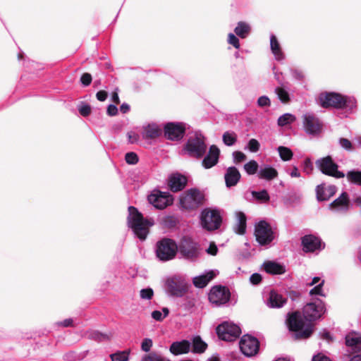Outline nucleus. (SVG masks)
Listing matches in <instances>:
<instances>
[{"label": "nucleus", "instance_id": "obj_1", "mask_svg": "<svg viewBox=\"0 0 361 361\" xmlns=\"http://www.w3.org/2000/svg\"><path fill=\"white\" fill-rule=\"evenodd\" d=\"M325 312L324 302L320 299H316L307 303L303 307L302 313L305 321L299 312L289 313L287 319L288 327L290 331L295 332L296 339L307 338L313 331L311 322L321 318Z\"/></svg>", "mask_w": 361, "mask_h": 361}, {"label": "nucleus", "instance_id": "obj_2", "mask_svg": "<svg viewBox=\"0 0 361 361\" xmlns=\"http://www.w3.org/2000/svg\"><path fill=\"white\" fill-rule=\"evenodd\" d=\"M128 225L133 230V233L140 240H145L149 233V228L153 221L146 219L142 214L134 207H128Z\"/></svg>", "mask_w": 361, "mask_h": 361}, {"label": "nucleus", "instance_id": "obj_3", "mask_svg": "<svg viewBox=\"0 0 361 361\" xmlns=\"http://www.w3.org/2000/svg\"><path fill=\"white\" fill-rule=\"evenodd\" d=\"M207 145L204 137L200 133L191 135L185 146V151L191 157L200 159L207 152Z\"/></svg>", "mask_w": 361, "mask_h": 361}, {"label": "nucleus", "instance_id": "obj_4", "mask_svg": "<svg viewBox=\"0 0 361 361\" xmlns=\"http://www.w3.org/2000/svg\"><path fill=\"white\" fill-rule=\"evenodd\" d=\"M178 246L173 240L162 238L156 244L155 252L157 257L162 262H167L175 258Z\"/></svg>", "mask_w": 361, "mask_h": 361}, {"label": "nucleus", "instance_id": "obj_5", "mask_svg": "<svg viewBox=\"0 0 361 361\" xmlns=\"http://www.w3.org/2000/svg\"><path fill=\"white\" fill-rule=\"evenodd\" d=\"M200 221L203 228L214 231L220 227L222 219L218 209L207 208L202 210Z\"/></svg>", "mask_w": 361, "mask_h": 361}, {"label": "nucleus", "instance_id": "obj_6", "mask_svg": "<svg viewBox=\"0 0 361 361\" xmlns=\"http://www.w3.org/2000/svg\"><path fill=\"white\" fill-rule=\"evenodd\" d=\"M204 195L197 189L192 188L183 193L180 197V203L183 208L193 209L203 203Z\"/></svg>", "mask_w": 361, "mask_h": 361}, {"label": "nucleus", "instance_id": "obj_7", "mask_svg": "<svg viewBox=\"0 0 361 361\" xmlns=\"http://www.w3.org/2000/svg\"><path fill=\"white\" fill-rule=\"evenodd\" d=\"M219 338L226 341H233L239 337L241 329L239 326L231 322H224L216 329Z\"/></svg>", "mask_w": 361, "mask_h": 361}, {"label": "nucleus", "instance_id": "obj_8", "mask_svg": "<svg viewBox=\"0 0 361 361\" xmlns=\"http://www.w3.org/2000/svg\"><path fill=\"white\" fill-rule=\"evenodd\" d=\"M316 166L325 175L336 178H341L345 176L342 171L338 170V164L334 161L330 156H326L317 160Z\"/></svg>", "mask_w": 361, "mask_h": 361}, {"label": "nucleus", "instance_id": "obj_9", "mask_svg": "<svg viewBox=\"0 0 361 361\" xmlns=\"http://www.w3.org/2000/svg\"><path fill=\"white\" fill-rule=\"evenodd\" d=\"M180 254L185 259L195 260L200 256L199 245L190 238L184 237L178 247Z\"/></svg>", "mask_w": 361, "mask_h": 361}, {"label": "nucleus", "instance_id": "obj_10", "mask_svg": "<svg viewBox=\"0 0 361 361\" xmlns=\"http://www.w3.org/2000/svg\"><path fill=\"white\" fill-rule=\"evenodd\" d=\"M255 235L260 245H268L274 240V233L265 221H261L255 226Z\"/></svg>", "mask_w": 361, "mask_h": 361}, {"label": "nucleus", "instance_id": "obj_11", "mask_svg": "<svg viewBox=\"0 0 361 361\" xmlns=\"http://www.w3.org/2000/svg\"><path fill=\"white\" fill-rule=\"evenodd\" d=\"M302 126L305 132L311 136L319 135L322 130V124L312 113H305L302 116Z\"/></svg>", "mask_w": 361, "mask_h": 361}, {"label": "nucleus", "instance_id": "obj_12", "mask_svg": "<svg viewBox=\"0 0 361 361\" xmlns=\"http://www.w3.org/2000/svg\"><path fill=\"white\" fill-rule=\"evenodd\" d=\"M149 202L155 208L163 209L173 203V199L171 195L167 192L159 190L154 191L148 197Z\"/></svg>", "mask_w": 361, "mask_h": 361}, {"label": "nucleus", "instance_id": "obj_13", "mask_svg": "<svg viewBox=\"0 0 361 361\" xmlns=\"http://www.w3.org/2000/svg\"><path fill=\"white\" fill-rule=\"evenodd\" d=\"M166 290L171 295L182 296L187 290L186 283L181 276H174L166 280Z\"/></svg>", "mask_w": 361, "mask_h": 361}, {"label": "nucleus", "instance_id": "obj_14", "mask_svg": "<svg viewBox=\"0 0 361 361\" xmlns=\"http://www.w3.org/2000/svg\"><path fill=\"white\" fill-rule=\"evenodd\" d=\"M239 345L243 354L247 357H252L257 353L259 342L255 337L244 335L240 341Z\"/></svg>", "mask_w": 361, "mask_h": 361}, {"label": "nucleus", "instance_id": "obj_15", "mask_svg": "<svg viewBox=\"0 0 361 361\" xmlns=\"http://www.w3.org/2000/svg\"><path fill=\"white\" fill-rule=\"evenodd\" d=\"M230 296V291L225 286H214L209 293V300L212 304L219 306L228 302Z\"/></svg>", "mask_w": 361, "mask_h": 361}, {"label": "nucleus", "instance_id": "obj_16", "mask_svg": "<svg viewBox=\"0 0 361 361\" xmlns=\"http://www.w3.org/2000/svg\"><path fill=\"white\" fill-rule=\"evenodd\" d=\"M343 96L336 92H323L319 96V103L324 108L341 109Z\"/></svg>", "mask_w": 361, "mask_h": 361}, {"label": "nucleus", "instance_id": "obj_17", "mask_svg": "<svg viewBox=\"0 0 361 361\" xmlns=\"http://www.w3.org/2000/svg\"><path fill=\"white\" fill-rule=\"evenodd\" d=\"M185 126L183 123H168L164 126V134L167 139L179 140L184 136Z\"/></svg>", "mask_w": 361, "mask_h": 361}, {"label": "nucleus", "instance_id": "obj_18", "mask_svg": "<svg viewBox=\"0 0 361 361\" xmlns=\"http://www.w3.org/2000/svg\"><path fill=\"white\" fill-rule=\"evenodd\" d=\"M302 250L307 252H314L324 248L321 239L314 235H305L301 239Z\"/></svg>", "mask_w": 361, "mask_h": 361}, {"label": "nucleus", "instance_id": "obj_19", "mask_svg": "<svg viewBox=\"0 0 361 361\" xmlns=\"http://www.w3.org/2000/svg\"><path fill=\"white\" fill-rule=\"evenodd\" d=\"M220 150L217 146L213 145L210 146L208 153L202 161V166L204 169H211L219 161Z\"/></svg>", "mask_w": 361, "mask_h": 361}, {"label": "nucleus", "instance_id": "obj_20", "mask_svg": "<svg viewBox=\"0 0 361 361\" xmlns=\"http://www.w3.org/2000/svg\"><path fill=\"white\" fill-rule=\"evenodd\" d=\"M187 183L185 176L180 173H173L169 177L168 185L170 190L173 192L182 190Z\"/></svg>", "mask_w": 361, "mask_h": 361}, {"label": "nucleus", "instance_id": "obj_21", "mask_svg": "<svg viewBox=\"0 0 361 361\" xmlns=\"http://www.w3.org/2000/svg\"><path fill=\"white\" fill-rule=\"evenodd\" d=\"M161 134V128L154 123L145 124L142 127L141 135L144 140H152Z\"/></svg>", "mask_w": 361, "mask_h": 361}, {"label": "nucleus", "instance_id": "obj_22", "mask_svg": "<svg viewBox=\"0 0 361 361\" xmlns=\"http://www.w3.org/2000/svg\"><path fill=\"white\" fill-rule=\"evenodd\" d=\"M217 270H209L204 274L193 278L192 282L195 287L202 288L205 287L217 274Z\"/></svg>", "mask_w": 361, "mask_h": 361}, {"label": "nucleus", "instance_id": "obj_23", "mask_svg": "<svg viewBox=\"0 0 361 361\" xmlns=\"http://www.w3.org/2000/svg\"><path fill=\"white\" fill-rule=\"evenodd\" d=\"M287 302V298L275 290L269 293L267 305L270 308H281Z\"/></svg>", "mask_w": 361, "mask_h": 361}, {"label": "nucleus", "instance_id": "obj_24", "mask_svg": "<svg viewBox=\"0 0 361 361\" xmlns=\"http://www.w3.org/2000/svg\"><path fill=\"white\" fill-rule=\"evenodd\" d=\"M240 173L235 166H230L226 169L224 175L226 185L231 188L237 185L240 179Z\"/></svg>", "mask_w": 361, "mask_h": 361}, {"label": "nucleus", "instance_id": "obj_25", "mask_svg": "<svg viewBox=\"0 0 361 361\" xmlns=\"http://www.w3.org/2000/svg\"><path fill=\"white\" fill-rule=\"evenodd\" d=\"M336 192V187L335 185H331L326 188L324 184H321L316 188L317 198L319 201L328 200Z\"/></svg>", "mask_w": 361, "mask_h": 361}, {"label": "nucleus", "instance_id": "obj_26", "mask_svg": "<svg viewBox=\"0 0 361 361\" xmlns=\"http://www.w3.org/2000/svg\"><path fill=\"white\" fill-rule=\"evenodd\" d=\"M349 207V198L347 192H343L329 204V208L336 211L346 212Z\"/></svg>", "mask_w": 361, "mask_h": 361}, {"label": "nucleus", "instance_id": "obj_27", "mask_svg": "<svg viewBox=\"0 0 361 361\" xmlns=\"http://www.w3.org/2000/svg\"><path fill=\"white\" fill-rule=\"evenodd\" d=\"M190 343L187 340L173 342L170 346V352L173 355L185 354L190 351Z\"/></svg>", "mask_w": 361, "mask_h": 361}, {"label": "nucleus", "instance_id": "obj_28", "mask_svg": "<svg viewBox=\"0 0 361 361\" xmlns=\"http://www.w3.org/2000/svg\"><path fill=\"white\" fill-rule=\"evenodd\" d=\"M270 48L276 60L282 61L284 59V54L276 37L274 35H271L270 36Z\"/></svg>", "mask_w": 361, "mask_h": 361}, {"label": "nucleus", "instance_id": "obj_29", "mask_svg": "<svg viewBox=\"0 0 361 361\" xmlns=\"http://www.w3.org/2000/svg\"><path fill=\"white\" fill-rule=\"evenodd\" d=\"M263 267L267 273L271 274H282L286 271L283 265L272 261L265 262L263 264Z\"/></svg>", "mask_w": 361, "mask_h": 361}, {"label": "nucleus", "instance_id": "obj_30", "mask_svg": "<svg viewBox=\"0 0 361 361\" xmlns=\"http://www.w3.org/2000/svg\"><path fill=\"white\" fill-rule=\"evenodd\" d=\"M345 344L354 350H359L361 347V335L357 333L348 334L345 336Z\"/></svg>", "mask_w": 361, "mask_h": 361}, {"label": "nucleus", "instance_id": "obj_31", "mask_svg": "<svg viewBox=\"0 0 361 361\" xmlns=\"http://www.w3.org/2000/svg\"><path fill=\"white\" fill-rule=\"evenodd\" d=\"M277 176V171L270 166H265L264 167L261 168L258 173V176L259 178L265 179L267 180H272L276 178Z\"/></svg>", "mask_w": 361, "mask_h": 361}, {"label": "nucleus", "instance_id": "obj_32", "mask_svg": "<svg viewBox=\"0 0 361 361\" xmlns=\"http://www.w3.org/2000/svg\"><path fill=\"white\" fill-rule=\"evenodd\" d=\"M250 25L243 21L238 22L234 29L235 35L242 39L246 38L250 35Z\"/></svg>", "mask_w": 361, "mask_h": 361}, {"label": "nucleus", "instance_id": "obj_33", "mask_svg": "<svg viewBox=\"0 0 361 361\" xmlns=\"http://www.w3.org/2000/svg\"><path fill=\"white\" fill-rule=\"evenodd\" d=\"M237 224L235 227V232L238 234L243 235L246 231V216L242 212H236Z\"/></svg>", "mask_w": 361, "mask_h": 361}, {"label": "nucleus", "instance_id": "obj_34", "mask_svg": "<svg viewBox=\"0 0 361 361\" xmlns=\"http://www.w3.org/2000/svg\"><path fill=\"white\" fill-rule=\"evenodd\" d=\"M274 93L276 94L280 102L283 104H288L291 100V97L288 90L283 86L275 87Z\"/></svg>", "mask_w": 361, "mask_h": 361}, {"label": "nucleus", "instance_id": "obj_35", "mask_svg": "<svg viewBox=\"0 0 361 361\" xmlns=\"http://www.w3.org/2000/svg\"><path fill=\"white\" fill-rule=\"evenodd\" d=\"M346 178L349 183L361 187V171L350 170L348 171Z\"/></svg>", "mask_w": 361, "mask_h": 361}, {"label": "nucleus", "instance_id": "obj_36", "mask_svg": "<svg viewBox=\"0 0 361 361\" xmlns=\"http://www.w3.org/2000/svg\"><path fill=\"white\" fill-rule=\"evenodd\" d=\"M296 121L295 115L290 113H286L280 116L277 120V124L280 127H284L287 125L292 124Z\"/></svg>", "mask_w": 361, "mask_h": 361}, {"label": "nucleus", "instance_id": "obj_37", "mask_svg": "<svg viewBox=\"0 0 361 361\" xmlns=\"http://www.w3.org/2000/svg\"><path fill=\"white\" fill-rule=\"evenodd\" d=\"M207 348V344L201 339L200 336H195L192 340V352L195 353H202Z\"/></svg>", "mask_w": 361, "mask_h": 361}, {"label": "nucleus", "instance_id": "obj_38", "mask_svg": "<svg viewBox=\"0 0 361 361\" xmlns=\"http://www.w3.org/2000/svg\"><path fill=\"white\" fill-rule=\"evenodd\" d=\"M357 106V101L353 97L343 96L341 109H346L353 111Z\"/></svg>", "mask_w": 361, "mask_h": 361}, {"label": "nucleus", "instance_id": "obj_39", "mask_svg": "<svg viewBox=\"0 0 361 361\" xmlns=\"http://www.w3.org/2000/svg\"><path fill=\"white\" fill-rule=\"evenodd\" d=\"M237 135L235 133L232 131H226L222 135L223 142L226 146H233L237 142Z\"/></svg>", "mask_w": 361, "mask_h": 361}, {"label": "nucleus", "instance_id": "obj_40", "mask_svg": "<svg viewBox=\"0 0 361 361\" xmlns=\"http://www.w3.org/2000/svg\"><path fill=\"white\" fill-rule=\"evenodd\" d=\"M86 336L90 339L95 340L97 341H103L109 339V337L107 334L100 333L97 330H90L87 331Z\"/></svg>", "mask_w": 361, "mask_h": 361}, {"label": "nucleus", "instance_id": "obj_41", "mask_svg": "<svg viewBox=\"0 0 361 361\" xmlns=\"http://www.w3.org/2000/svg\"><path fill=\"white\" fill-rule=\"evenodd\" d=\"M279 156L283 161H289L293 157V152L287 147L280 146L277 148Z\"/></svg>", "mask_w": 361, "mask_h": 361}, {"label": "nucleus", "instance_id": "obj_42", "mask_svg": "<svg viewBox=\"0 0 361 361\" xmlns=\"http://www.w3.org/2000/svg\"><path fill=\"white\" fill-rule=\"evenodd\" d=\"M130 350L119 351L110 355L111 361H128Z\"/></svg>", "mask_w": 361, "mask_h": 361}, {"label": "nucleus", "instance_id": "obj_43", "mask_svg": "<svg viewBox=\"0 0 361 361\" xmlns=\"http://www.w3.org/2000/svg\"><path fill=\"white\" fill-rule=\"evenodd\" d=\"M169 314V310L167 307H163L161 311L154 310L152 312V317L156 320L161 322L165 319Z\"/></svg>", "mask_w": 361, "mask_h": 361}, {"label": "nucleus", "instance_id": "obj_44", "mask_svg": "<svg viewBox=\"0 0 361 361\" xmlns=\"http://www.w3.org/2000/svg\"><path fill=\"white\" fill-rule=\"evenodd\" d=\"M251 195L252 197L261 202H267L269 200V195L266 190H262L259 192L252 191Z\"/></svg>", "mask_w": 361, "mask_h": 361}, {"label": "nucleus", "instance_id": "obj_45", "mask_svg": "<svg viewBox=\"0 0 361 361\" xmlns=\"http://www.w3.org/2000/svg\"><path fill=\"white\" fill-rule=\"evenodd\" d=\"M141 361H170V360L155 353H150L143 356Z\"/></svg>", "mask_w": 361, "mask_h": 361}, {"label": "nucleus", "instance_id": "obj_46", "mask_svg": "<svg viewBox=\"0 0 361 361\" xmlns=\"http://www.w3.org/2000/svg\"><path fill=\"white\" fill-rule=\"evenodd\" d=\"M258 169V164L255 160H251L244 165V170L248 175H254Z\"/></svg>", "mask_w": 361, "mask_h": 361}, {"label": "nucleus", "instance_id": "obj_47", "mask_svg": "<svg viewBox=\"0 0 361 361\" xmlns=\"http://www.w3.org/2000/svg\"><path fill=\"white\" fill-rule=\"evenodd\" d=\"M324 283V281L322 280L319 284L316 285L312 289L310 290V295L325 296L322 289Z\"/></svg>", "mask_w": 361, "mask_h": 361}, {"label": "nucleus", "instance_id": "obj_48", "mask_svg": "<svg viewBox=\"0 0 361 361\" xmlns=\"http://www.w3.org/2000/svg\"><path fill=\"white\" fill-rule=\"evenodd\" d=\"M339 145L346 151H353L354 149L352 142L347 138L341 137L338 140Z\"/></svg>", "mask_w": 361, "mask_h": 361}, {"label": "nucleus", "instance_id": "obj_49", "mask_svg": "<svg viewBox=\"0 0 361 361\" xmlns=\"http://www.w3.org/2000/svg\"><path fill=\"white\" fill-rule=\"evenodd\" d=\"M154 295V291L151 288H142L140 291V296L142 300H151Z\"/></svg>", "mask_w": 361, "mask_h": 361}, {"label": "nucleus", "instance_id": "obj_50", "mask_svg": "<svg viewBox=\"0 0 361 361\" xmlns=\"http://www.w3.org/2000/svg\"><path fill=\"white\" fill-rule=\"evenodd\" d=\"M233 160L235 164H239L246 160V155L240 151H235L232 154Z\"/></svg>", "mask_w": 361, "mask_h": 361}, {"label": "nucleus", "instance_id": "obj_51", "mask_svg": "<svg viewBox=\"0 0 361 361\" xmlns=\"http://www.w3.org/2000/svg\"><path fill=\"white\" fill-rule=\"evenodd\" d=\"M78 111L82 116H87L91 113V106L89 104L81 103L78 106Z\"/></svg>", "mask_w": 361, "mask_h": 361}, {"label": "nucleus", "instance_id": "obj_52", "mask_svg": "<svg viewBox=\"0 0 361 361\" xmlns=\"http://www.w3.org/2000/svg\"><path fill=\"white\" fill-rule=\"evenodd\" d=\"M259 142L256 139H250L247 143V148L251 152H257L259 149Z\"/></svg>", "mask_w": 361, "mask_h": 361}, {"label": "nucleus", "instance_id": "obj_53", "mask_svg": "<svg viewBox=\"0 0 361 361\" xmlns=\"http://www.w3.org/2000/svg\"><path fill=\"white\" fill-rule=\"evenodd\" d=\"M228 43L233 45L235 49H239L240 46L237 35L231 32L228 35Z\"/></svg>", "mask_w": 361, "mask_h": 361}, {"label": "nucleus", "instance_id": "obj_54", "mask_svg": "<svg viewBox=\"0 0 361 361\" xmlns=\"http://www.w3.org/2000/svg\"><path fill=\"white\" fill-rule=\"evenodd\" d=\"M126 161L129 164H135L138 161L137 155L135 152H128L125 156Z\"/></svg>", "mask_w": 361, "mask_h": 361}, {"label": "nucleus", "instance_id": "obj_55", "mask_svg": "<svg viewBox=\"0 0 361 361\" xmlns=\"http://www.w3.org/2000/svg\"><path fill=\"white\" fill-rule=\"evenodd\" d=\"M257 105L260 107H269L271 106L270 99L265 95L261 96L257 99Z\"/></svg>", "mask_w": 361, "mask_h": 361}, {"label": "nucleus", "instance_id": "obj_56", "mask_svg": "<svg viewBox=\"0 0 361 361\" xmlns=\"http://www.w3.org/2000/svg\"><path fill=\"white\" fill-rule=\"evenodd\" d=\"M153 342L151 338H145L141 343V350L144 352H149L152 347Z\"/></svg>", "mask_w": 361, "mask_h": 361}, {"label": "nucleus", "instance_id": "obj_57", "mask_svg": "<svg viewBox=\"0 0 361 361\" xmlns=\"http://www.w3.org/2000/svg\"><path fill=\"white\" fill-rule=\"evenodd\" d=\"M127 137L129 143L135 144L138 142L140 135L134 131H130L127 133Z\"/></svg>", "mask_w": 361, "mask_h": 361}, {"label": "nucleus", "instance_id": "obj_58", "mask_svg": "<svg viewBox=\"0 0 361 361\" xmlns=\"http://www.w3.org/2000/svg\"><path fill=\"white\" fill-rule=\"evenodd\" d=\"M313 170V165L310 159H306L303 163V171L307 174H310Z\"/></svg>", "mask_w": 361, "mask_h": 361}, {"label": "nucleus", "instance_id": "obj_59", "mask_svg": "<svg viewBox=\"0 0 361 361\" xmlns=\"http://www.w3.org/2000/svg\"><path fill=\"white\" fill-rule=\"evenodd\" d=\"M80 82L84 86H88L92 82V75L87 73L82 74Z\"/></svg>", "mask_w": 361, "mask_h": 361}, {"label": "nucleus", "instance_id": "obj_60", "mask_svg": "<svg viewBox=\"0 0 361 361\" xmlns=\"http://www.w3.org/2000/svg\"><path fill=\"white\" fill-rule=\"evenodd\" d=\"M250 281L251 283L257 285L261 282L262 276L259 274L255 273L250 276Z\"/></svg>", "mask_w": 361, "mask_h": 361}, {"label": "nucleus", "instance_id": "obj_61", "mask_svg": "<svg viewBox=\"0 0 361 361\" xmlns=\"http://www.w3.org/2000/svg\"><path fill=\"white\" fill-rule=\"evenodd\" d=\"M206 252L207 254L214 256L217 254L218 248L214 243H211Z\"/></svg>", "mask_w": 361, "mask_h": 361}, {"label": "nucleus", "instance_id": "obj_62", "mask_svg": "<svg viewBox=\"0 0 361 361\" xmlns=\"http://www.w3.org/2000/svg\"><path fill=\"white\" fill-rule=\"evenodd\" d=\"M106 112L110 116H116L118 113V108L114 104H109L107 107Z\"/></svg>", "mask_w": 361, "mask_h": 361}, {"label": "nucleus", "instance_id": "obj_63", "mask_svg": "<svg viewBox=\"0 0 361 361\" xmlns=\"http://www.w3.org/2000/svg\"><path fill=\"white\" fill-rule=\"evenodd\" d=\"M107 96H108L107 92L104 90H100V91L97 92L96 94L97 99L100 102L105 101L107 98Z\"/></svg>", "mask_w": 361, "mask_h": 361}, {"label": "nucleus", "instance_id": "obj_64", "mask_svg": "<svg viewBox=\"0 0 361 361\" xmlns=\"http://www.w3.org/2000/svg\"><path fill=\"white\" fill-rule=\"evenodd\" d=\"M312 361H331V360L322 354H318L312 357Z\"/></svg>", "mask_w": 361, "mask_h": 361}]
</instances>
